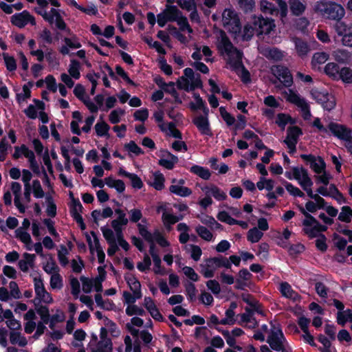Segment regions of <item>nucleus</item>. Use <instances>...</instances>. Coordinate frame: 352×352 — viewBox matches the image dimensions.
<instances>
[{
	"mask_svg": "<svg viewBox=\"0 0 352 352\" xmlns=\"http://www.w3.org/2000/svg\"><path fill=\"white\" fill-rule=\"evenodd\" d=\"M220 41L217 49L220 54H226L227 63L231 69L236 72L239 78L242 80V52L233 45L228 36L223 30H220Z\"/></svg>",
	"mask_w": 352,
	"mask_h": 352,
	"instance_id": "nucleus-1",
	"label": "nucleus"
},
{
	"mask_svg": "<svg viewBox=\"0 0 352 352\" xmlns=\"http://www.w3.org/2000/svg\"><path fill=\"white\" fill-rule=\"evenodd\" d=\"M314 10L322 18L336 22L342 21L345 14L344 8L333 1H318L314 6Z\"/></svg>",
	"mask_w": 352,
	"mask_h": 352,
	"instance_id": "nucleus-2",
	"label": "nucleus"
},
{
	"mask_svg": "<svg viewBox=\"0 0 352 352\" xmlns=\"http://www.w3.org/2000/svg\"><path fill=\"white\" fill-rule=\"evenodd\" d=\"M243 302L246 303L243 313V327L254 329L258 325L256 314H262L261 305L252 295L243 292Z\"/></svg>",
	"mask_w": 352,
	"mask_h": 352,
	"instance_id": "nucleus-3",
	"label": "nucleus"
},
{
	"mask_svg": "<svg viewBox=\"0 0 352 352\" xmlns=\"http://www.w3.org/2000/svg\"><path fill=\"white\" fill-rule=\"evenodd\" d=\"M189 107L192 111H197L198 109L203 111L204 116H199L196 117L193 119L192 122L202 135L211 136L212 133L208 119L209 109L206 106V102L201 98H199L196 101V103L190 102Z\"/></svg>",
	"mask_w": 352,
	"mask_h": 352,
	"instance_id": "nucleus-4",
	"label": "nucleus"
},
{
	"mask_svg": "<svg viewBox=\"0 0 352 352\" xmlns=\"http://www.w3.org/2000/svg\"><path fill=\"white\" fill-rule=\"evenodd\" d=\"M222 22L223 27L234 38L241 33V23L236 12L232 8H226L222 13Z\"/></svg>",
	"mask_w": 352,
	"mask_h": 352,
	"instance_id": "nucleus-5",
	"label": "nucleus"
},
{
	"mask_svg": "<svg viewBox=\"0 0 352 352\" xmlns=\"http://www.w3.org/2000/svg\"><path fill=\"white\" fill-rule=\"evenodd\" d=\"M333 28L338 36H342V43L344 46L352 47V22H336Z\"/></svg>",
	"mask_w": 352,
	"mask_h": 352,
	"instance_id": "nucleus-6",
	"label": "nucleus"
},
{
	"mask_svg": "<svg viewBox=\"0 0 352 352\" xmlns=\"http://www.w3.org/2000/svg\"><path fill=\"white\" fill-rule=\"evenodd\" d=\"M267 342L273 350L281 352H289L284 346L285 338L283 332L278 328L273 327L267 339Z\"/></svg>",
	"mask_w": 352,
	"mask_h": 352,
	"instance_id": "nucleus-7",
	"label": "nucleus"
},
{
	"mask_svg": "<svg viewBox=\"0 0 352 352\" xmlns=\"http://www.w3.org/2000/svg\"><path fill=\"white\" fill-rule=\"evenodd\" d=\"M300 210L305 217L302 221L304 232L310 238L319 237L321 234L319 232L318 221L304 208H302Z\"/></svg>",
	"mask_w": 352,
	"mask_h": 352,
	"instance_id": "nucleus-8",
	"label": "nucleus"
},
{
	"mask_svg": "<svg viewBox=\"0 0 352 352\" xmlns=\"http://www.w3.org/2000/svg\"><path fill=\"white\" fill-rule=\"evenodd\" d=\"M190 80L191 84L190 85L189 80L186 78L184 76L180 77L177 81V89L190 92L195 89H201L203 87V82L199 74H197L195 78Z\"/></svg>",
	"mask_w": 352,
	"mask_h": 352,
	"instance_id": "nucleus-9",
	"label": "nucleus"
},
{
	"mask_svg": "<svg viewBox=\"0 0 352 352\" xmlns=\"http://www.w3.org/2000/svg\"><path fill=\"white\" fill-rule=\"evenodd\" d=\"M311 95L318 103L322 104L324 109L330 111L334 108L336 100L332 95L316 89L311 91Z\"/></svg>",
	"mask_w": 352,
	"mask_h": 352,
	"instance_id": "nucleus-10",
	"label": "nucleus"
},
{
	"mask_svg": "<svg viewBox=\"0 0 352 352\" xmlns=\"http://www.w3.org/2000/svg\"><path fill=\"white\" fill-rule=\"evenodd\" d=\"M252 19V23L256 27H258L259 33L268 34L275 28L274 20L272 19L263 16L256 17V16H254Z\"/></svg>",
	"mask_w": 352,
	"mask_h": 352,
	"instance_id": "nucleus-11",
	"label": "nucleus"
},
{
	"mask_svg": "<svg viewBox=\"0 0 352 352\" xmlns=\"http://www.w3.org/2000/svg\"><path fill=\"white\" fill-rule=\"evenodd\" d=\"M328 129L335 136L344 142L352 136L351 130L344 125L331 122L328 125Z\"/></svg>",
	"mask_w": 352,
	"mask_h": 352,
	"instance_id": "nucleus-12",
	"label": "nucleus"
},
{
	"mask_svg": "<svg viewBox=\"0 0 352 352\" xmlns=\"http://www.w3.org/2000/svg\"><path fill=\"white\" fill-rule=\"evenodd\" d=\"M34 289L37 298L39 299V302L41 300L47 304L52 303L53 298L52 296L46 291L43 280L41 278H34Z\"/></svg>",
	"mask_w": 352,
	"mask_h": 352,
	"instance_id": "nucleus-13",
	"label": "nucleus"
},
{
	"mask_svg": "<svg viewBox=\"0 0 352 352\" xmlns=\"http://www.w3.org/2000/svg\"><path fill=\"white\" fill-rule=\"evenodd\" d=\"M301 133L302 131L298 126H290L287 129V135L284 142L290 149V153H294L296 151V144L298 142V136Z\"/></svg>",
	"mask_w": 352,
	"mask_h": 352,
	"instance_id": "nucleus-14",
	"label": "nucleus"
},
{
	"mask_svg": "<svg viewBox=\"0 0 352 352\" xmlns=\"http://www.w3.org/2000/svg\"><path fill=\"white\" fill-rule=\"evenodd\" d=\"M300 157L309 163L310 167L318 174L321 173L325 168V163L320 157L316 158L312 155L302 154Z\"/></svg>",
	"mask_w": 352,
	"mask_h": 352,
	"instance_id": "nucleus-15",
	"label": "nucleus"
},
{
	"mask_svg": "<svg viewBox=\"0 0 352 352\" xmlns=\"http://www.w3.org/2000/svg\"><path fill=\"white\" fill-rule=\"evenodd\" d=\"M273 71L285 87H289L292 85L293 78L287 68L283 66H277Z\"/></svg>",
	"mask_w": 352,
	"mask_h": 352,
	"instance_id": "nucleus-16",
	"label": "nucleus"
},
{
	"mask_svg": "<svg viewBox=\"0 0 352 352\" xmlns=\"http://www.w3.org/2000/svg\"><path fill=\"white\" fill-rule=\"evenodd\" d=\"M288 4L291 13L296 16L302 15L307 6L305 0H289Z\"/></svg>",
	"mask_w": 352,
	"mask_h": 352,
	"instance_id": "nucleus-17",
	"label": "nucleus"
},
{
	"mask_svg": "<svg viewBox=\"0 0 352 352\" xmlns=\"http://www.w3.org/2000/svg\"><path fill=\"white\" fill-rule=\"evenodd\" d=\"M260 53L267 59L275 61L280 60L283 54L280 50L277 48H272L270 47H260L258 48Z\"/></svg>",
	"mask_w": 352,
	"mask_h": 352,
	"instance_id": "nucleus-18",
	"label": "nucleus"
},
{
	"mask_svg": "<svg viewBox=\"0 0 352 352\" xmlns=\"http://www.w3.org/2000/svg\"><path fill=\"white\" fill-rule=\"evenodd\" d=\"M280 292L283 296L293 301H298L301 298L300 295L294 291L292 286L287 282H283L280 284Z\"/></svg>",
	"mask_w": 352,
	"mask_h": 352,
	"instance_id": "nucleus-19",
	"label": "nucleus"
},
{
	"mask_svg": "<svg viewBox=\"0 0 352 352\" xmlns=\"http://www.w3.org/2000/svg\"><path fill=\"white\" fill-rule=\"evenodd\" d=\"M162 152L165 153L166 155L169 157V160L161 158L158 162V164L168 170L173 169L175 164H177L179 161L177 156L172 154L168 150H163Z\"/></svg>",
	"mask_w": 352,
	"mask_h": 352,
	"instance_id": "nucleus-20",
	"label": "nucleus"
},
{
	"mask_svg": "<svg viewBox=\"0 0 352 352\" xmlns=\"http://www.w3.org/2000/svg\"><path fill=\"white\" fill-rule=\"evenodd\" d=\"M335 60L340 63H349L352 59V54L344 49H338L332 54Z\"/></svg>",
	"mask_w": 352,
	"mask_h": 352,
	"instance_id": "nucleus-21",
	"label": "nucleus"
},
{
	"mask_svg": "<svg viewBox=\"0 0 352 352\" xmlns=\"http://www.w3.org/2000/svg\"><path fill=\"white\" fill-rule=\"evenodd\" d=\"M293 177L296 179L299 184L302 186L304 185V182L308 179H311L309 177L307 170L303 167H294L292 168Z\"/></svg>",
	"mask_w": 352,
	"mask_h": 352,
	"instance_id": "nucleus-22",
	"label": "nucleus"
},
{
	"mask_svg": "<svg viewBox=\"0 0 352 352\" xmlns=\"http://www.w3.org/2000/svg\"><path fill=\"white\" fill-rule=\"evenodd\" d=\"M27 10L15 13L10 17L11 23L19 28H23L27 25L26 21Z\"/></svg>",
	"mask_w": 352,
	"mask_h": 352,
	"instance_id": "nucleus-23",
	"label": "nucleus"
},
{
	"mask_svg": "<svg viewBox=\"0 0 352 352\" xmlns=\"http://www.w3.org/2000/svg\"><path fill=\"white\" fill-rule=\"evenodd\" d=\"M206 262L209 263L212 266L214 265L216 267H224L227 269L231 267V263L227 258L223 256L210 258Z\"/></svg>",
	"mask_w": 352,
	"mask_h": 352,
	"instance_id": "nucleus-24",
	"label": "nucleus"
},
{
	"mask_svg": "<svg viewBox=\"0 0 352 352\" xmlns=\"http://www.w3.org/2000/svg\"><path fill=\"white\" fill-rule=\"evenodd\" d=\"M163 12L170 22L177 20L178 17L180 16L182 13L176 6L169 4L166 6V8Z\"/></svg>",
	"mask_w": 352,
	"mask_h": 352,
	"instance_id": "nucleus-25",
	"label": "nucleus"
},
{
	"mask_svg": "<svg viewBox=\"0 0 352 352\" xmlns=\"http://www.w3.org/2000/svg\"><path fill=\"white\" fill-rule=\"evenodd\" d=\"M90 233L94 238V246L93 245V242H92L90 235L88 234L87 233H86L85 237H86V240L88 243V245H89L90 252H91V254H94L95 250H96V251H97L98 250H102V248L100 245V241H99V239H98L96 233L94 231H91Z\"/></svg>",
	"mask_w": 352,
	"mask_h": 352,
	"instance_id": "nucleus-26",
	"label": "nucleus"
},
{
	"mask_svg": "<svg viewBox=\"0 0 352 352\" xmlns=\"http://www.w3.org/2000/svg\"><path fill=\"white\" fill-rule=\"evenodd\" d=\"M189 170L190 173L198 175L199 177L205 180L209 179L211 176L208 168L199 165L192 166Z\"/></svg>",
	"mask_w": 352,
	"mask_h": 352,
	"instance_id": "nucleus-27",
	"label": "nucleus"
},
{
	"mask_svg": "<svg viewBox=\"0 0 352 352\" xmlns=\"http://www.w3.org/2000/svg\"><path fill=\"white\" fill-rule=\"evenodd\" d=\"M260 9L265 14L276 15L279 13L278 10L274 4L267 0H262L260 3Z\"/></svg>",
	"mask_w": 352,
	"mask_h": 352,
	"instance_id": "nucleus-28",
	"label": "nucleus"
},
{
	"mask_svg": "<svg viewBox=\"0 0 352 352\" xmlns=\"http://www.w3.org/2000/svg\"><path fill=\"white\" fill-rule=\"evenodd\" d=\"M169 190L171 193L182 197H188L192 194V190L190 188L179 185H171L169 187Z\"/></svg>",
	"mask_w": 352,
	"mask_h": 352,
	"instance_id": "nucleus-29",
	"label": "nucleus"
},
{
	"mask_svg": "<svg viewBox=\"0 0 352 352\" xmlns=\"http://www.w3.org/2000/svg\"><path fill=\"white\" fill-rule=\"evenodd\" d=\"M294 42L295 43L296 50L299 56H302L307 55L309 52V46L305 41L299 38H294Z\"/></svg>",
	"mask_w": 352,
	"mask_h": 352,
	"instance_id": "nucleus-30",
	"label": "nucleus"
},
{
	"mask_svg": "<svg viewBox=\"0 0 352 352\" xmlns=\"http://www.w3.org/2000/svg\"><path fill=\"white\" fill-rule=\"evenodd\" d=\"M165 177L160 171L153 173V181L150 185L156 190H162L164 188Z\"/></svg>",
	"mask_w": 352,
	"mask_h": 352,
	"instance_id": "nucleus-31",
	"label": "nucleus"
},
{
	"mask_svg": "<svg viewBox=\"0 0 352 352\" xmlns=\"http://www.w3.org/2000/svg\"><path fill=\"white\" fill-rule=\"evenodd\" d=\"M205 191L206 195L211 193L212 196L218 201L225 200L227 197L226 194L216 186H212L210 188L206 187Z\"/></svg>",
	"mask_w": 352,
	"mask_h": 352,
	"instance_id": "nucleus-32",
	"label": "nucleus"
},
{
	"mask_svg": "<svg viewBox=\"0 0 352 352\" xmlns=\"http://www.w3.org/2000/svg\"><path fill=\"white\" fill-rule=\"evenodd\" d=\"M36 305V311L40 316L42 322L48 324L50 320L49 309L45 305Z\"/></svg>",
	"mask_w": 352,
	"mask_h": 352,
	"instance_id": "nucleus-33",
	"label": "nucleus"
},
{
	"mask_svg": "<svg viewBox=\"0 0 352 352\" xmlns=\"http://www.w3.org/2000/svg\"><path fill=\"white\" fill-rule=\"evenodd\" d=\"M10 341L12 344H18L20 346H25L28 342L25 337L21 336L20 332L11 331L10 333Z\"/></svg>",
	"mask_w": 352,
	"mask_h": 352,
	"instance_id": "nucleus-34",
	"label": "nucleus"
},
{
	"mask_svg": "<svg viewBox=\"0 0 352 352\" xmlns=\"http://www.w3.org/2000/svg\"><path fill=\"white\" fill-rule=\"evenodd\" d=\"M80 65L79 61H78L76 59L71 60V63L68 69V72L70 76H72L76 80L79 79L80 77Z\"/></svg>",
	"mask_w": 352,
	"mask_h": 352,
	"instance_id": "nucleus-35",
	"label": "nucleus"
},
{
	"mask_svg": "<svg viewBox=\"0 0 352 352\" xmlns=\"http://www.w3.org/2000/svg\"><path fill=\"white\" fill-rule=\"evenodd\" d=\"M324 72L329 76L333 79H338L340 68L335 63H329L324 68Z\"/></svg>",
	"mask_w": 352,
	"mask_h": 352,
	"instance_id": "nucleus-36",
	"label": "nucleus"
},
{
	"mask_svg": "<svg viewBox=\"0 0 352 352\" xmlns=\"http://www.w3.org/2000/svg\"><path fill=\"white\" fill-rule=\"evenodd\" d=\"M195 231L197 234L205 241H210L213 238L212 232L203 226H197L195 228Z\"/></svg>",
	"mask_w": 352,
	"mask_h": 352,
	"instance_id": "nucleus-37",
	"label": "nucleus"
},
{
	"mask_svg": "<svg viewBox=\"0 0 352 352\" xmlns=\"http://www.w3.org/2000/svg\"><path fill=\"white\" fill-rule=\"evenodd\" d=\"M175 21L179 26L180 31H187L188 33H192L193 30L190 25H189L187 18L182 14L180 15V16L178 17L177 20H176Z\"/></svg>",
	"mask_w": 352,
	"mask_h": 352,
	"instance_id": "nucleus-38",
	"label": "nucleus"
},
{
	"mask_svg": "<svg viewBox=\"0 0 352 352\" xmlns=\"http://www.w3.org/2000/svg\"><path fill=\"white\" fill-rule=\"evenodd\" d=\"M263 233L258 230L257 228L250 229L247 234V239L252 243L258 242L263 236Z\"/></svg>",
	"mask_w": 352,
	"mask_h": 352,
	"instance_id": "nucleus-39",
	"label": "nucleus"
},
{
	"mask_svg": "<svg viewBox=\"0 0 352 352\" xmlns=\"http://www.w3.org/2000/svg\"><path fill=\"white\" fill-rule=\"evenodd\" d=\"M162 221L166 228L167 230H170L171 226L176 223L177 222V219H176V215L173 214H169L167 212H163L162 214Z\"/></svg>",
	"mask_w": 352,
	"mask_h": 352,
	"instance_id": "nucleus-40",
	"label": "nucleus"
},
{
	"mask_svg": "<svg viewBox=\"0 0 352 352\" xmlns=\"http://www.w3.org/2000/svg\"><path fill=\"white\" fill-rule=\"evenodd\" d=\"M110 129L109 125L106 123L104 121H102L101 122H97L95 125L96 133L98 136L102 137L107 135L108 131Z\"/></svg>",
	"mask_w": 352,
	"mask_h": 352,
	"instance_id": "nucleus-41",
	"label": "nucleus"
},
{
	"mask_svg": "<svg viewBox=\"0 0 352 352\" xmlns=\"http://www.w3.org/2000/svg\"><path fill=\"white\" fill-rule=\"evenodd\" d=\"M340 78L346 83L352 82V69L349 67H342L340 69L338 79Z\"/></svg>",
	"mask_w": 352,
	"mask_h": 352,
	"instance_id": "nucleus-42",
	"label": "nucleus"
},
{
	"mask_svg": "<svg viewBox=\"0 0 352 352\" xmlns=\"http://www.w3.org/2000/svg\"><path fill=\"white\" fill-rule=\"evenodd\" d=\"M115 69L116 74L120 76L127 84L133 87L137 86V84L129 77L128 74L120 65H116Z\"/></svg>",
	"mask_w": 352,
	"mask_h": 352,
	"instance_id": "nucleus-43",
	"label": "nucleus"
},
{
	"mask_svg": "<svg viewBox=\"0 0 352 352\" xmlns=\"http://www.w3.org/2000/svg\"><path fill=\"white\" fill-rule=\"evenodd\" d=\"M124 147L126 151L134 153L136 156L144 154L143 150L133 140L125 144Z\"/></svg>",
	"mask_w": 352,
	"mask_h": 352,
	"instance_id": "nucleus-44",
	"label": "nucleus"
},
{
	"mask_svg": "<svg viewBox=\"0 0 352 352\" xmlns=\"http://www.w3.org/2000/svg\"><path fill=\"white\" fill-rule=\"evenodd\" d=\"M3 59L6 69L9 72H14L16 69V62L14 58L12 56H9L7 53L3 54Z\"/></svg>",
	"mask_w": 352,
	"mask_h": 352,
	"instance_id": "nucleus-45",
	"label": "nucleus"
},
{
	"mask_svg": "<svg viewBox=\"0 0 352 352\" xmlns=\"http://www.w3.org/2000/svg\"><path fill=\"white\" fill-rule=\"evenodd\" d=\"M186 289V295L190 301H193L195 299L197 289L194 283L187 282L184 285Z\"/></svg>",
	"mask_w": 352,
	"mask_h": 352,
	"instance_id": "nucleus-46",
	"label": "nucleus"
},
{
	"mask_svg": "<svg viewBox=\"0 0 352 352\" xmlns=\"http://www.w3.org/2000/svg\"><path fill=\"white\" fill-rule=\"evenodd\" d=\"M145 314V311L142 307H139L135 305H129L126 308V314L129 316L133 315L144 316Z\"/></svg>",
	"mask_w": 352,
	"mask_h": 352,
	"instance_id": "nucleus-47",
	"label": "nucleus"
},
{
	"mask_svg": "<svg viewBox=\"0 0 352 352\" xmlns=\"http://www.w3.org/2000/svg\"><path fill=\"white\" fill-rule=\"evenodd\" d=\"M125 113V111L120 108L113 110L109 116V120L112 124H118L120 122V116Z\"/></svg>",
	"mask_w": 352,
	"mask_h": 352,
	"instance_id": "nucleus-48",
	"label": "nucleus"
},
{
	"mask_svg": "<svg viewBox=\"0 0 352 352\" xmlns=\"http://www.w3.org/2000/svg\"><path fill=\"white\" fill-rule=\"evenodd\" d=\"M97 349L105 352H112L113 343L111 338L101 340L98 342Z\"/></svg>",
	"mask_w": 352,
	"mask_h": 352,
	"instance_id": "nucleus-49",
	"label": "nucleus"
},
{
	"mask_svg": "<svg viewBox=\"0 0 352 352\" xmlns=\"http://www.w3.org/2000/svg\"><path fill=\"white\" fill-rule=\"evenodd\" d=\"M46 201L47 203L46 210L47 214L50 217H54L56 215V205L54 204L51 196H47L46 197Z\"/></svg>",
	"mask_w": 352,
	"mask_h": 352,
	"instance_id": "nucleus-50",
	"label": "nucleus"
},
{
	"mask_svg": "<svg viewBox=\"0 0 352 352\" xmlns=\"http://www.w3.org/2000/svg\"><path fill=\"white\" fill-rule=\"evenodd\" d=\"M296 105L301 109L304 119L308 120L310 118L311 113L309 111V105L303 98H300V100L296 104Z\"/></svg>",
	"mask_w": 352,
	"mask_h": 352,
	"instance_id": "nucleus-51",
	"label": "nucleus"
},
{
	"mask_svg": "<svg viewBox=\"0 0 352 352\" xmlns=\"http://www.w3.org/2000/svg\"><path fill=\"white\" fill-rule=\"evenodd\" d=\"M219 112L221 116L223 119V120L226 122L228 126H232L235 122V118L232 116L230 113H228L224 107H221L219 108Z\"/></svg>",
	"mask_w": 352,
	"mask_h": 352,
	"instance_id": "nucleus-52",
	"label": "nucleus"
},
{
	"mask_svg": "<svg viewBox=\"0 0 352 352\" xmlns=\"http://www.w3.org/2000/svg\"><path fill=\"white\" fill-rule=\"evenodd\" d=\"M329 58V55L326 52L315 53L312 58V64L316 65L324 63Z\"/></svg>",
	"mask_w": 352,
	"mask_h": 352,
	"instance_id": "nucleus-53",
	"label": "nucleus"
},
{
	"mask_svg": "<svg viewBox=\"0 0 352 352\" xmlns=\"http://www.w3.org/2000/svg\"><path fill=\"white\" fill-rule=\"evenodd\" d=\"M159 66L160 69L167 76H170L173 74L172 67L167 63L166 59L162 56L158 60Z\"/></svg>",
	"mask_w": 352,
	"mask_h": 352,
	"instance_id": "nucleus-54",
	"label": "nucleus"
},
{
	"mask_svg": "<svg viewBox=\"0 0 352 352\" xmlns=\"http://www.w3.org/2000/svg\"><path fill=\"white\" fill-rule=\"evenodd\" d=\"M50 286L52 289H61L63 287V278L58 273L52 275Z\"/></svg>",
	"mask_w": 352,
	"mask_h": 352,
	"instance_id": "nucleus-55",
	"label": "nucleus"
},
{
	"mask_svg": "<svg viewBox=\"0 0 352 352\" xmlns=\"http://www.w3.org/2000/svg\"><path fill=\"white\" fill-rule=\"evenodd\" d=\"M151 265V260L147 254H145L142 262H138L137 264V268L139 271L143 272L150 270Z\"/></svg>",
	"mask_w": 352,
	"mask_h": 352,
	"instance_id": "nucleus-56",
	"label": "nucleus"
},
{
	"mask_svg": "<svg viewBox=\"0 0 352 352\" xmlns=\"http://www.w3.org/2000/svg\"><path fill=\"white\" fill-rule=\"evenodd\" d=\"M103 236L108 243H114L116 241L115 234L113 230L106 226L101 228Z\"/></svg>",
	"mask_w": 352,
	"mask_h": 352,
	"instance_id": "nucleus-57",
	"label": "nucleus"
},
{
	"mask_svg": "<svg viewBox=\"0 0 352 352\" xmlns=\"http://www.w3.org/2000/svg\"><path fill=\"white\" fill-rule=\"evenodd\" d=\"M138 228L140 234L144 238L145 241L147 242H152L153 240V234L147 230L145 226L138 223Z\"/></svg>",
	"mask_w": 352,
	"mask_h": 352,
	"instance_id": "nucleus-58",
	"label": "nucleus"
},
{
	"mask_svg": "<svg viewBox=\"0 0 352 352\" xmlns=\"http://www.w3.org/2000/svg\"><path fill=\"white\" fill-rule=\"evenodd\" d=\"M255 30L258 31V27H256L254 23L247 24L243 28V40L250 39L254 34Z\"/></svg>",
	"mask_w": 352,
	"mask_h": 352,
	"instance_id": "nucleus-59",
	"label": "nucleus"
},
{
	"mask_svg": "<svg viewBox=\"0 0 352 352\" xmlns=\"http://www.w3.org/2000/svg\"><path fill=\"white\" fill-rule=\"evenodd\" d=\"M65 45L71 49H78L81 47V43L79 42L78 38L76 36H74L72 38L65 37L63 39Z\"/></svg>",
	"mask_w": 352,
	"mask_h": 352,
	"instance_id": "nucleus-60",
	"label": "nucleus"
},
{
	"mask_svg": "<svg viewBox=\"0 0 352 352\" xmlns=\"http://www.w3.org/2000/svg\"><path fill=\"white\" fill-rule=\"evenodd\" d=\"M16 236L25 244H30L32 243L30 234L26 231H23L21 228L16 230Z\"/></svg>",
	"mask_w": 352,
	"mask_h": 352,
	"instance_id": "nucleus-61",
	"label": "nucleus"
},
{
	"mask_svg": "<svg viewBox=\"0 0 352 352\" xmlns=\"http://www.w3.org/2000/svg\"><path fill=\"white\" fill-rule=\"evenodd\" d=\"M177 3L181 8L187 11L192 10L197 8L195 0H184V1L177 0Z\"/></svg>",
	"mask_w": 352,
	"mask_h": 352,
	"instance_id": "nucleus-62",
	"label": "nucleus"
},
{
	"mask_svg": "<svg viewBox=\"0 0 352 352\" xmlns=\"http://www.w3.org/2000/svg\"><path fill=\"white\" fill-rule=\"evenodd\" d=\"M352 214V210L349 206H343L342 211L338 216V219L349 223L351 221L350 214Z\"/></svg>",
	"mask_w": 352,
	"mask_h": 352,
	"instance_id": "nucleus-63",
	"label": "nucleus"
},
{
	"mask_svg": "<svg viewBox=\"0 0 352 352\" xmlns=\"http://www.w3.org/2000/svg\"><path fill=\"white\" fill-rule=\"evenodd\" d=\"M70 285L72 295L77 298L80 292V285L78 280L75 277H72L70 279Z\"/></svg>",
	"mask_w": 352,
	"mask_h": 352,
	"instance_id": "nucleus-64",
	"label": "nucleus"
}]
</instances>
